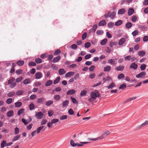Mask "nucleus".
<instances>
[{
  "label": "nucleus",
  "instance_id": "62",
  "mask_svg": "<svg viewBox=\"0 0 148 148\" xmlns=\"http://www.w3.org/2000/svg\"><path fill=\"white\" fill-rule=\"evenodd\" d=\"M14 130H15V132H14L15 134H18L19 132V129L17 127H15V129H14Z\"/></svg>",
  "mask_w": 148,
  "mask_h": 148
},
{
  "label": "nucleus",
  "instance_id": "41",
  "mask_svg": "<svg viewBox=\"0 0 148 148\" xmlns=\"http://www.w3.org/2000/svg\"><path fill=\"white\" fill-rule=\"evenodd\" d=\"M15 80V79L13 77H12L11 79H9L8 81V84H10L12 83L13 82H14V80Z\"/></svg>",
  "mask_w": 148,
  "mask_h": 148
},
{
  "label": "nucleus",
  "instance_id": "55",
  "mask_svg": "<svg viewBox=\"0 0 148 148\" xmlns=\"http://www.w3.org/2000/svg\"><path fill=\"white\" fill-rule=\"evenodd\" d=\"M95 67V66L94 65L90 66L89 68V71H93L94 70Z\"/></svg>",
  "mask_w": 148,
  "mask_h": 148
},
{
  "label": "nucleus",
  "instance_id": "29",
  "mask_svg": "<svg viewBox=\"0 0 148 148\" xmlns=\"http://www.w3.org/2000/svg\"><path fill=\"white\" fill-rule=\"evenodd\" d=\"M25 111V109L24 108H22L19 110L17 112V114L18 116L23 113Z\"/></svg>",
  "mask_w": 148,
  "mask_h": 148
},
{
  "label": "nucleus",
  "instance_id": "58",
  "mask_svg": "<svg viewBox=\"0 0 148 148\" xmlns=\"http://www.w3.org/2000/svg\"><path fill=\"white\" fill-rule=\"evenodd\" d=\"M69 114L70 115H73L74 114V112L71 108H70L68 111Z\"/></svg>",
  "mask_w": 148,
  "mask_h": 148
},
{
  "label": "nucleus",
  "instance_id": "31",
  "mask_svg": "<svg viewBox=\"0 0 148 148\" xmlns=\"http://www.w3.org/2000/svg\"><path fill=\"white\" fill-rule=\"evenodd\" d=\"M20 136L21 135H18L14 137V138L12 139V142H14L20 138Z\"/></svg>",
  "mask_w": 148,
  "mask_h": 148
},
{
  "label": "nucleus",
  "instance_id": "35",
  "mask_svg": "<svg viewBox=\"0 0 148 148\" xmlns=\"http://www.w3.org/2000/svg\"><path fill=\"white\" fill-rule=\"evenodd\" d=\"M60 80V77H58L53 81V84H56L58 83Z\"/></svg>",
  "mask_w": 148,
  "mask_h": 148
},
{
  "label": "nucleus",
  "instance_id": "1",
  "mask_svg": "<svg viewBox=\"0 0 148 148\" xmlns=\"http://www.w3.org/2000/svg\"><path fill=\"white\" fill-rule=\"evenodd\" d=\"M90 95L91 97L88 99V100L90 102L94 101L97 97H99L101 96V95L97 90H95V92H91Z\"/></svg>",
  "mask_w": 148,
  "mask_h": 148
},
{
  "label": "nucleus",
  "instance_id": "21",
  "mask_svg": "<svg viewBox=\"0 0 148 148\" xmlns=\"http://www.w3.org/2000/svg\"><path fill=\"white\" fill-rule=\"evenodd\" d=\"M134 12V10L131 8H130L128 10V15L129 16L132 15Z\"/></svg>",
  "mask_w": 148,
  "mask_h": 148
},
{
  "label": "nucleus",
  "instance_id": "47",
  "mask_svg": "<svg viewBox=\"0 0 148 148\" xmlns=\"http://www.w3.org/2000/svg\"><path fill=\"white\" fill-rule=\"evenodd\" d=\"M116 14V13L115 12H112L111 14H110V17L112 19H113Z\"/></svg>",
  "mask_w": 148,
  "mask_h": 148
},
{
  "label": "nucleus",
  "instance_id": "49",
  "mask_svg": "<svg viewBox=\"0 0 148 148\" xmlns=\"http://www.w3.org/2000/svg\"><path fill=\"white\" fill-rule=\"evenodd\" d=\"M124 74L123 73L119 74L118 76V78L119 79H121L124 77Z\"/></svg>",
  "mask_w": 148,
  "mask_h": 148
},
{
  "label": "nucleus",
  "instance_id": "60",
  "mask_svg": "<svg viewBox=\"0 0 148 148\" xmlns=\"http://www.w3.org/2000/svg\"><path fill=\"white\" fill-rule=\"evenodd\" d=\"M12 101V99L11 98L8 99L6 101V102L7 103L9 104L11 103Z\"/></svg>",
  "mask_w": 148,
  "mask_h": 148
},
{
  "label": "nucleus",
  "instance_id": "39",
  "mask_svg": "<svg viewBox=\"0 0 148 148\" xmlns=\"http://www.w3.org/2000/svg\"><path fill=\"white\" fill-rule=\"evenodd\" d=\"M132 24L130 22H128L126 24V27L128 29L130 28L132 26Z\"/></svg>",
  "mask_w": 148,
  "mask_h": 148
},
{
  "label": "nucleus",
  "instance_id": "59",
  "mask_svg": "<svg viewBox=\"0 0 148 148\" xmlns=\"http://www.w3.org/2000/svg\"><path fill=\"white\" fill-rule=\"evenodd\" d=\"M23 78L22 77H20L17 78L16 79V82L17 83H18L21 82L23 79Z\"/></svg>",
  "mask_w": 148,
  "mask_h": 148
},
{
  "label": "nucleus",
  "instance_id": "52",
  "mask_svg": "<svg viewBox=\"0 0 148 148\" xmlns=\"http://www.w3.org/2000/svg\"><path fill=\"white\" fill-rule=\"evenodd\" d=\"M138 32L137 30H136L133 32L132 34L133 36H136L138 34Z\"/></svg>",
  "mask_w": 148,
  "mask_h": 148
},
{
  "label": "nucleus",
  "instance_id": "37",
  "mask_svg": "<svg viewBox=\"0 0 148 148\" xmlns=\"http://www.w3.org/2000/svg\"><path fill=\"white\" fill-rule=\"evenodd\" d=\"M126 84L125 83H123L121 85L119 88V89H124L126 88Z\"/></svg>",
  "mask_w": 148,
  "mask_h": 148
},
{
  "label": "nucleus",
  "instance_id": "50",
  "mask_svg": "<svg viewBox=\"0 0 148 148\" xmlns=\"http://www.w3.org/2000/svg\"><path fill=\"white\" fill-rule=\"evenodd\" d=\"M70 145L71 146L75 147L76 146V144L75 143L72 139L70 140Z\"/></svg>",
  "mask_w": 148,
  "mask_h": 148
},
{
  "label": "nucleus",
  "instance_id": "12",
  "mask_svg": "<svg viewBox=\"0 0 148 148\" xmlns=\"http://www.w3.org/2000/svg\"><path fill=\"white\" fill-rule=\"evenodd\" d=\"M60 58L61 57L60 56H57L53 59L52 62L53 63H56L59 61L60 60Z\"/></svg>",
  "mask_w": 148,
  "mask_h": 148
},
{
  "label": "nucleus",
  "instance_id": "4",
  "mask_svg": "<svg viewBox=\"0 0 148 148\" xmlns=\"http://www.w3.org/2000/svg\"><path fill=\"white\" fill-rule=\"evenodd\" d=\"M43 116V114L41 112H39L38 113H36L35 116L37 119H41Z\"/></svg>",
  "mask_w": 148,
  "mask_h": 148
},
{
  "label": "nucleus",
  "instance_id": "36",
  "mask_svg": "<svg viewBox=\"0 0 148 148\" xmlns=\"http://www.w3.org/2000/svg\"><path fill=\"white\" fill-rule=\"evenodd\" d=\"M148 125V121H146L145 122L141 124L140 126V127H143Z\"/></svg>",
  "mask_w": 148,
  "mask_h": 148
},
{
  "label": "nucleus",
  "instance_id": "25",
  "mask_svg": "<svg viewBox=\"0 0 148 148\" xmlns=\"http://www.w3.org/2000/svg\"><path fill=\"white\" fill-rule=\"evenodd\" d=\"M116 86V85H115L114 83L112 82L110 85L108 87V89H112L114 87H115Z\"/></svg>",
  "mask_w": 148,
  "mask_h": 148
},
{
  "label": "nucleus",
  "instance_id": "45",
  "mask_svg": "<svg viewBox=\"0 0 148 148\" xmlns=\"http://www.w3.org/2000/svg\"><path fill=\"white\" fill-rule=\"evenodd\" d=\"M23 93V90H20L17 91L16 94L17 95H22Z\"/></svg>",
  "mask_w": 148,
  "mask_h": 148
},
{
  "label": "nucleus",
  "instance_id": "18",
  "mask_svg": "<svg viewBox=\"0 0 148 148\" xmlns=\"http://www.w3.org/2000/svg\"><path fill=\"white\" fill-rule=\"evenodd\" d=\"M125 41V40L124 38H122L119 41V45H122Z\"/></svg>",
  "mask_w": 148,
  "mask_h": 148
},
{
  "label": "nucleus",
  "instance_id": "24",
  "mask_svg": "<svg viewBox=\"0 0 148 148\" xmlns=\"http://www.w3.org/2000/svg\"><path fill=\"white\" fill-rule=\"evenodd\" d=\"M111 69V68L110 66H107L104 67V71L105 72L108 71Z\"/></svg>",
  "mask_w": 148,
  "mask_h": 148
},
{
  "label": "nucleus",
  "instance_id": "17",
  "mask_svg": "<svg viewBox=\"0 0 148 148\" xmlns=\"http://www.w3.org/2000/svg\"><path fill=\"white\" fill-rule=\"evenodd\" d=\"M45 98H40L37 100V102L38 103H43L45 102Z\"/></svg>",
  "mask_w": 148,
  "mask_h": 148
},
{
  "label": "nucleus",
  "instance_id": "26",
  "mask_svg": "<svg viewBox=\"0 0 148 148\" xmlns=\"http://www.w3.org/2000/svg\"><path fill=\"white\" fill-rule=\"evenodd\" d=\"M52 81L50 80L47 81L45 84V86H48L51 85L52 84Z\"/></svg>",
  "mask_w": 148,
  "mask_h": 148
},
{
  "label": "nucleus",
  "instance_id": "2",
  "mask_svg": "<svg viewBox=\"0 0 148 148\" xmlns=\"http://www.w3.org/2000/svg\"><path fill=\"white\" fill-rule=\"evenodd\" d=\"M21 120L22 122L25 125H26L32 121V119L30 116H29L28 117V119L26 120L24 118H22Z\"/></svg>",
  "mask_w": 148,
  "mask_h": 148
},
{
  "label": "nucleus",
  "instance_id": "64",
  "mask_svg": "<svg viewBox=\"0 0 148 148\" xmlns=\"http://www.w3.org/2000/svg\"><path fill=\"white\" fill-rule=\"evenodd\" d=\"M77 45L75 44L72 45L71 46V48L73 49H76L77 48Z\"/></svg>",
  "mask_w": 148,
  "mask_h": 148
},
{
  "label": "nucleus",
  "instance_id": "63",
  "mask_svg": "<svg viewBox=\"0 0 148 148\" xmlns=\"http://www.w3.org/2000/svg\"><path fill=\"white\" fill-rule=\"evenodd\" d=\"M91 45V44L89 42H87L85 43L84 45L85 47L86 48H88Z\"/></svg>",
  "mask_w": 148,
  "mask_h": 148
},
{
  "label": "nucleus",
  "instance_id": "5",
  "mask_svg": "<svg viewBox=\"0 0 148 148\" xmlns=\"http://www.w3.org/2000/svg\"><path fill=\"white\" fill-rule=\"evenodd\" d=\"M145 75L146 72L145 71H143L136 75V77L137 78H139L141 77H143Z\"/></svg>",
  "mask_w": 148,
  "mask_h": 148
},
{
  "label": "nucleus",
  "instance_id": "43",
  "mask_svg": "<svg viewBox=\"0 0 148 148\" xmlns=\"http://www.w3.org/2000/svg\"><path fill=\"white\" fill-rule=\"evenodd\" d=\"M122 23V21L121 20H119L117 21L115 23V25L116 26H118L120 25H121Z\"/></svg>",
  "mask_w": 148,
  "mask_h": 148
},
{
  "label": "nucleus",
  "instance_id": "30",
  "mask_svg": "<svg viewBox=\"0 0 148 148\" xmlns=\"http://www.w3.org/2000/svg\"><path fill=\"white\" fill-rule=\"evenodd\" d=\"M44 127V126H41L38 127L37 129L36 130L37 132V133H39L40 132V131L42 130Z\"/></svg>",
  "mask_w": 148,
  "mask_h": 148
},
{
  "label": "nucleus",
  "instance_id": "22",
  "mask_svg": "<svg viewBox=\"0 0 148 148\" xmlns=\"http://www.w3.org/2000/svg\"><path fill=\"white\" fill-rule=\"evenodd\" d=\"M24 61L23 60H18L16 62V64L19 66L23 65L24 64Z\"/></svg>",
  "mask_w": 148,
  "mask_h": 148
},
{
  "label": "nucleus",
  "instance_id": "6",
  "mask_svg": "<svg viewBox=\"0 0 148 148\" xmlns=\"http://www.w3.org/2000/svg\"><path fill=\"white\" fill-rule=\"evenodd\" d=\"M138 67V65L136 64L135 62L132 63L130 66V68L134 70L136 69Z\"/></svg>",
  "mask_w": 148,
  "mask_h": 148
},
{
  "label": "nucleus",
  "instance_id": "16",
  "mask_svg": "<svg viewBox=\"0 0 148 148\" xmlns=\"http://www.w3.org/2000/svg\"><path fill=\"white\" fill-rule=\"evenodd\" d=\"M106 24V23L105 20H102L99 23L98 25L99 26H103Z\"/></svg>",
  "mask_w": 148,
  "mask_h": 148
},
{
  "label": "nucleus",
  "instance_id": "42",
  "mask_svg": "<svg viewBox=\"0 0 148 148\" xmlns=\"http://www.w3.org/2000/svg\"><path fill=\"white\" fill-rule=\"evenodd\" d=\"M29 110H34L35 108V106L33 103H31L29 105Z\"/></svg>",
  "mask_w": 148,
  "mask_h": 148
},
{
  "label": "nucleus",
  "instance_id": "40",
  "mask_svg": "<svg viewBox=\"0 0 148 148\" xmlns=\"http://www.w3.org/2000/svg\"><path fill=\"white\" fill-rule=\"evenodd\" d=\"M103 79L105 82L106 81H108L111 80V78L109 76H108L106 77H103Z\"/></svg>",
  "mask_w": 148,
  "mask_h": 148
},
{
  "label": "nucleus",
  "instance_id": "61",
  "mask_svg": "<svg viewBox=\"0 0 148 148\" xmlns=\"http://www.w3.org/2000/svg\"><path fill=\"white\" fill-rule=\"evenodd\" d=\"M87 36V33L86 32L84 33L82 36V39L83 40H85Z\"/></svg>",
  "mask_w": 148,
  "mask_h": 148
},
{
  "label": "nucleus",
  "instance_id": "57",
  "mask_svg": "<svg viewBox=\"0 0 148 148\" xmlns=\"http://www.w3.org/2000/svg\"><path fill=\"white\" fill-rule=\"evenodd\" d=\"M59 121V119H52L51 121V123L52 124H54Z\"/></svg>",
  "mask_w": 148,
  "mask_h": 148
},
{
  "label": "nucleus",
  "instance_id": "14",
  "mask_svg": "<svg viewBox=\"0 0 148 148\" xmlns=\"http://www.w3.org/2000/svg\"><path fill=\"white\" fill-rule=\"evenodd\" d=\"M65 71L62 68L60 69L58 71V73L60 75H62L66 73Z\"/></svg>",
  "mask_w": 148,
  "mask_h": 148
},
{
  "label": "nucleus",
  "instance_id": "28",
  "mask_svg": "<svg viewBox=\"0 0 148 148\" xmlns=\"http://www.w3.org/2000/svg\"><path fill=\"white\" fill-rule=\"evenodd\" d=\"M145 54V52L144 51H139L138 52V54L141 57L143 56Z\"/></svg>",
  "mask_w": 148,
  "mask_h": 148
},
{
  "label": "nucleus",
  "instance_id": "56",
  "mask_svg": "<svg viewBox=\"0 0 148 148\" xmlns=\"http://www.w3.org/2000/svg\"><path fill=\"white\" fill-rule=\"evenodd\" d=\"M108 27L109 28H112L114 26V24L112 22H110L108 24Z\"/></svg>",
  "mask_w": 148,
  "mask_h": 148
},
{
  "label": "nucleus",
  "instance_id": "10",
  "mask_svg": "<svg viewBox=\"0 0 148 148\" xmlns=\"http://www.w3.org/2000/svg\"><path fill=\"white\" fill-rule=\"evenodd\" d=\"M69 101L68 100H66L63 101L62 103V105L63 107H66L68 105Z\"/></svg>",
  "mask_w": 148,
  "mask_h": 148
},
{
  "label": "nucleus",
  "instance_id": "23",
  "mask_svg": "<svg viewBox=\"0 0 148 148\" xmlns=\"http://www.w3.org/2000/svg\"><path fill=\"white\" fill-rule=\"evenodd\" d=\"M15 107L18 108L21 106L22 103L21 102L17 101L14 103Z\"/></svg>",
  "mask_w": 148,
  "mask_h": 148
},
{
  "label": "nucleus",
  "instance_id": "11",
  "mask_svg": "<svg viewBox=\"0 0 148 148\" xmlns=\"http://www.w3.org/2000/svg\"><path fill=\"white\" fill-rule=\"evenodd\" d=\"M136 98V97H132L129 98L128 99H127V100H126L125 101H124L123 103L124 104L130 101L135 99Z\"/></svg>",
  "mask_w": 148,
  "mask_h": 148
},
{
  "label": "nucleus",
  "instance_id": "48",
  "mask_svg": "<svg viewBox=\"0 0 148 148\" xmlns=\"http://www.w3.org/2000/svg\"><path fill=\"white\" fill-rule=\"evenodd\" d=\"M107 41V40L106 38H105L102 40L100 44L101 45H105Z\"/></svg>",
  "mask_w": 148,
  "mask_h": 148
},
{
  "label": "nucleus",
  "instance_id": "38",
  "mask_svg": "<svg viewBox=\"0 0 148 148\" xmlns=\"http://www.w3.org/2000/svg\"><path fill=\"white\" fill-rule=\"evenodd\" d=\"M61 52L59 49H58L54 53V55L55 56L58 55L60 54Z\"/></svg>",
  "mask_w": 148,
  "mask_h": 148
},
{
  "label": "nucleus",
  "instance_id": "34",
  "mask_svg": "<svg viewBox=\"0 0 148 148\" xmlns=\"http://www.w3.org/2000/svg\"><path fill=\"white\" fill-rule=\"evenodd\" d=\"M30 79L29 78H27L25 79L23 81V83L24 84H27L29 83L30 82Z\"/></svg>",
  "mask_w": 148,
  "mask_h": 148
},
{
  "label": "nucleus",
  "instance_id": "3",
  "mask_svg": "<svg viewBox=\"0 0 148 148\" xmlns=\"http://www.w3.org/2000/svg\"><path fill=\"white\" fill-rule=\"evenodd\" d=\"M110 133V132L109 131H107L106 132H104L102 135L101 136L98 137V140L102 139H103L105 137L109 134Z\"/></svg>",
  "mask_w": 148,
  "mask_h": 148
},
{
  "label": "nucleus",
  "instance_id": "7",
  "mask_svg": "<svg viewBox=\"0 0 148 148\" xmlns=\"http://www.w3.org/2000/svg\"><path fill=\"white\" fill-rule=\"evenodd\" d=\"M35 76L36 79H39L42 77V74L41 72H38L35 74Z\"/></svg>",
  "mask_w": 148,
  "mask_h": 148
},
{
  "label": "nucleus",
  "instance_id": "32",
  "mask_svg": "<svg viewBox=\"0 0 148 148\" xmlns=\"http://www.w3.org/2000/svg\"><path fill=\"white\" fill-rule=\"evenodd\" d=\"M87 92L85 90H82L80 93V95L81 96H85L86 95Z\"/></svg>",
  "mask_w": 148,
  "mask_h": 148
},
{
  "label": "nucleus",
  "instance_id": "27",
  "mask_svg": "<svg viewBox=\"0 0 148 148\" xmlns=\"http://www.w3.org/2000/svg\"><path fill=\"white\" fill-rule=\"evenodd\" d=\"M74 72H69L65 74V76L66 77H68L74 75Z\"/></svg>",
  "mask_w": 148,
  "mask_h": 148
},
{
  "label": "nucleus",
  "instance_id": "9",
  "mask_svg": "<svg viewBox=\"0 0 148 148\" xmlns=\"http://www.w3.org/2000/svg\"><path fill=\"white\" fill-rule=\"evenodd\" d=\"M108 62L110 64L114 65H116V62L114 61V60L113 59L109 60L108 61Z\"/></svg>",
  "mask_w": 148,
  "mask_h": 148
},
{
  "label": "nucleus",
  "instance_id": "15",
  "mask_svg": "<svg viewBox=\"0 0 148 148\" xmlns=\"http://www.w3.org/2000/svg\"><path fill=\"white\" fill-rule=\"evenodd\" d=\"M14 114V112L12 110H10L7 113V116L8 117H10L12 116Z\"/></svg>",
  "mask_w": 148,
  "mask_h": 148
},
{
  "label": "nucleus",
  "instance_id": "54",
  "mask_svg": "<svg viewBox=\"0 0 148 148\" xmlns=\"http://www.w3.org/2000/svg\"><path fill=\"white\" fill-rule=\"evenodd\" d=\"M15 94L14 92H11L8 93V96L9 97H12L14 96Z\"/></svg>",
  "mask_w": 148,
  "mask_h": 148
},
{
  "label": "nucleus",
  "instance_id": "8",
  "mask_svg": "<svg viewBox=\"0 0 148 148\" xmlns=\"http://www.w3.org/2000/svg\"><path fill=\"white\" fill-rule=\"evenodd\" d=\"M76 91L74 89H71L68 90L66 93L67 95H72L75 94Z\"/></svg>",
  "mask_w": 148,
  "mask_h": 148
},
{
  "label": "nucleus",
  "instance_id": "19",
  "mask_svg": "<svg viewBox=\"0 0 148 148\" xmlns=\"http://www.w3.org/2000/svg\"><path fill=\"white\" fill-rule=\"evenodd\" d=\"M124 68L123 66H117L115 69L118 71H121L124 69Z\"/></svg>",
  "mask_w": 148,
  "mask_h": 148
},
{
  "label": "nucleus",
  "instance_id": "51",
  "mask_svg": "<svg viewBox=\"0 0 148 148\" xmlns=\"http://www.w3.org/2000/svg\"><path fill=\"white\" fill-rule=\"evenodd\" d=\"M87 140L89 141H95L98 140V137L95 138H87Z\"/></svg>",
  "mask_w": 148,
  "mask_h": 148
},
{
  "label": "nucleus",
  "instance_id": "13",
  "mask_svg": "<svg viewBox=\"0 0 148 148\" xmlns=\"http://www.w3.org/2000/svg\"><path fill=\"white\" fill-rule=\"evenodd\" d=\"M53 98L55 100L58 101L60 100L61 97L59 95H54Z\"/></svg>",
  "mask_w": 148,
  "mask_h": 148
},
{
  "label": "nucleus",
  "instance_id": "53",
  "mask_svg": "<svg viewBox=\"0 0 148 148\" xmlns=\"http://www.w3.org/2000/svg\"><path fill=\"white\" fill-rule=\"evenodd\" d=\"M35 62L37 64H39L42 62V60L40 58H37L35 60Z\"/></svg>",
  "mask_w": 148,
  "mask_h": 148
},
{
  "label": "nucleus",
  "instance_id": "33",
  "mask_svg": "<svg viewBox=\"0 0 148 148\" xmlns=\"http://www.w3.org/2000/svg\"><path fill=\"white\" fill-rule=\"evenodd\" d=\"M53 103V101L52 100H49L47 101L45 103V105L47 106H49L51 104H52Z\"/></svg>",
  "mask_w": 148,
  "mask_h": 148
},
{
  "label": "nucleus",
  "instance_id": "20",
  "mask_svg": "<svg viewBox=\"0 0 148 148\" xmlns=\"http://www.w3.org/2000/svg\"><path fill=\"white\" fill-rule=\"evenodd\" d=\"M125 12V9L123 8L119 10L118 12V14H124Z\"/></svg>",
  "mask_w": 148,
  "mask_h": 148
},
{
  "label": "nucleus",
  "instance_id": "44",
  "mask_svg": "<svg viewBox=\"0 0 148 148\" xmlns=\"http://www.w3.org/2000/svg\"><path fill=\"white\" fill-rule=\"evenodd\" d=\"M7 143L5 140H4L1 144V148H4L5 146L6 145Z\"/></svg>",
  "mask_w": 148,
  "mask_h": 148
},
{
  "label": "nucleus",
  "instance_id": "46",
  "mask_svg": "<svg viewBox=\"0 0 148 148\" xmlns=\"http://www.w3.org/2000/svg\"><path fill=\"white\" fill-rule=\"evenodd\" d=\"M61 90V88L60 87H58L55 88V89L53 90L52 92L53 93L55 91L56 92H59Z\"/></svg>",
  "mask_w": 148,
  "mask_h": 148
}]
</instances>
